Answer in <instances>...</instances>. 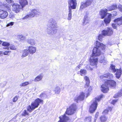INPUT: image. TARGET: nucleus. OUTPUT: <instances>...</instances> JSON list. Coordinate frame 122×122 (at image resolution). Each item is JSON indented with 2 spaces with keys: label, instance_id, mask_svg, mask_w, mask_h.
Here are the masks:
<instances>
[{
  "label": "nucleus",
  "instance_id": "35",
  "mask_svg": "<svg viewBox=\"0 0 122 122\" xmlns=\"http://www.w3.org/2000/svg\"><path fill=\"white\" fill-rule=\"evenodd\" d=\"M9 48L11 50H16V49L14 45H10L9 47H6V48L8 50H9Z\"/></svg>",
  "mask_w": 122,
  "mask_h": 122
},
{
  "label": "nucleus",
  "instance_id": "38",
  "mask_svg": "<svg viewBox=\"0 0 122 122\" xmlns=\"http://www.w3.org/2000/svg\"><path fill=\"white\" fill-rule=\"evenodd\" d=\"M29 84V83L28 81H26L22 83L20 85L21 86H24Z\"/></svg>",
  "mask_w": 122,
  "mask_h": 122
},
{
  "label": "nucleus",
  "instance_id": "36",
  "mask_svg": "<svg viewBox=\"0 0 122 122\" xmlns=\"http://www.w3.org/2000/svg\"><path fill=\"white\" fill-rule=\"evenodd\" d=\"M110 70H111V71H112L114 72H115L116 71V70L115 69V66L112 65H111L110 67Z\"/></svg>",
  "mask_w": 122,
  "mask_h": 122
},
{
  "label": "nucleus",
  "instance_id": "29",
  "mask_svg": "<svg viewBox=\"0 0 122 122\" xmlns=\"http://www.w3.org/2000/svg\"><path fill=\"white\" fill-rule=\"evenodd\" d=\"M117 6L116 4H113L112 5L110 6L107 8L109 11H111L114 10L117 8Z\"/></svg>",
  "mask_w": 122,
  "mask_h": 122
},
{
  "label": "nucleus",
  "instance_id": "58",
  "mask_svg": "<svg viewBox=\"0 0 122 122\" xmlns=\"http://www.w3.org/2000/svg\"><path fill=\"white\" fill-rule=\"evenodd\" d=\"M3 42L1 41L0 40V44L2 43Z\"/></svg>",
  "mask_w": 122,
  "mask_h": 122
},
{
  "label": "nucleus",
  "instance_id": "2",
  "mask_svg": "<svg viewBox=\"0 0 122 122\" xmlns=\"http://www.w3.org/2000/svg\"><path fill=\"white\" fill-rule=\"evenodd\" d=\"M50 29L48 28L47 30V34L50 36H52L55 34L57 31V29L55 28L58 27L57 25L56 21L54 20H52L50 22Z\"/></svg>",
  "mask_w": 122,
  "mask_h": 122
},
{
  "label": "nucleus",
  "instance_id": "16",
  "mask_svg": "<svg viewBox=\"0 0 122 122\" xmlns=\"http://www.w3.org/2000/svg\"><path fill=\"white\" fill-rule=\"evenodd\" d=\"M95 43L96 47L98 48H99V49H102V50H103L105 49V46L103 44L100 43L97 41H96Z\"/></svg>",
  "mask_w": 122,
  "mask_h": 122
},
{
  "label": "nucleus",
  "instance_id": "46",
  "mask_svg": "<svg viewBox=\"0 0 122 122\" xmlns=\"http://www.w3.org/2000/svg\"><path fill=\"white\" fill-rule=\"evenodd\" d=\"M98 115H99L98 112H97L96 113V115H95V119H94V122H96V121L97 119L98 116Z\"/></svg>",
  "mask_w": 122,
  "mask_h": 122
},
{
  "label": "nucleus",
  "instance_id": "21",
  "mask_svg": "<svg viewBox=\"0 0 122 122\" xmlns=\"http://www.w3.org/2000/svg\"><path fill=\"white\" fill-rule=\"evenodd\" d=\"M114 22L118 25H122V16L115 19L114 20Z\"/></svg>",
  "mask_w": 122,
  "mask_h": 122
},
{
  "label": "nucleus",
  "instance_id": "13",
  "mask_svg": "<svg viewBox=\"0 0 122 122\" xmlns=\"http://www.w3.org/2000/svg\"><path fill=\"white\" fill-rule=\"evenodd\" d=\"M43 101L42 100L39 98H37L32 103L36 108L38 107L40 104H43Z\"/></svg>",
  "mask_w": 122,
  "mask_h": 122
},
{
  "label": "nucleus",
  "instance_id": "11",
  "mask_svg": "<svg viewBox=\"0 0 122 122\" xmlns=\"http://www.w3.org/2000/svg\"><path fill=\"white\" fill-rule=\"evenodd\" d=\"M89 61L91 65L96 66L98 62V58L97 57H95L91 56Z\"/></svg>",
  "mask_w": 122,
  "mask_h": 122
},
{
  "label": "nucleus",
  "instance_id": "30",
  "mask_svg": "<svg viewBox=\"0 0 122 122\" xmlns=\"http://www.w3.org/2000/svg\"><path fill=\"white\" fill-rule=\"evenodd\" d=\"M43 77V76L42 75H39L36 77L34 81L36 82L39 81L42 79Z\"/></svg>",
  "mask_w": 122,
  "mask_h": 122
},
{
  "label": "nucleus",
  "instance_id": "20",
  "mask_svg": "<svg viewBox=\"0 0 122 122\" xmlns=\"http://www.w3.org/2000/svg\"><path fill=\"white\" fill-rule=\"evenodd\" d=\"M0 6L2 7H4L7 10H9L10 9V6L6 3H3L2 2H0Z\"/></svg>",
  "mask_w": 122,
  "mask_h": 122
},
{
  "label": "nucleus",
  "instance_id": "6",
  "mask_svg": "<svg viewBox=\"0 0 122 122\" xmlns=\"http://www.w3.org/2000/svg\"><path fill=\"white\" fill-rule=\"evenodd\" d=\"M76 109V105L75 104H73L69 108L67 109L66 113L69 115L72 114L75 112Z\"/></svg>",
  "mask_w": 122,
  "mask_h": 122
},
{
  "label": "nucleus",
  "instance_id": "51",
  "mask_svg": "<svg viewBox=\"0 0 122 122\" xmlns=\"http://www.w3.org/2000/svg\"><path fill=\"white\" fill-rule=\"evenodd\" d=\"M117 102V100H113L112 101V104H114Z\"/></svg>",
  "mask_w": 122,
  "mask_h": 122
},
{
  "label": "nucleus",
  "instance_id": "15",
  "mask_svg": "<svg viewBox=\"0 0 122 122\" xmlns=\"http://www.w3.org/2000/svg\"><path fill=\"white\" fill-rule=\"evenodd\" d=\"M8 15V13L6 11L0 10V18L4 19L6 18Z\"/></svg>",
  "mask_w": 122,
  "mask_h": 122
},
{
  "label": "nucleus",
  "instance_id": "60",
  "mask_svg": "<svg viewBox=\"0 0 122 122\" xmlns=\"http://www.w3.org/2000/svg\"><path fill=\"white\" fill-rule=\"evenodd\" d=\"M114 12H115V13H116V12H115V11H114Z\"/></svg>",
  "mask_w": 122,
  "mask_h": 122
},
{
  "label": "nucleus",
  "instance_id": "49",
  "mask_svg": "<svg viewBox=\"0 0 122 122\" xmlns=\"http://www.w3.org/2000/svg\"><path fill=\"white\" fill-rule=\"evenodd\" d=\"M108 112V109H106L103 112H102V114H107Z\"/></svg>",
  "mask_w": 122,
  "mask_h": 122
},
{
  "label": "nucleus",
  "instance_id": "23",
  "mask_svg": "<svg viewBox=\"0 0 122 122\" xmlns=\"http://www.w3.org/2000/svg\"><path fill=\"white\" fill-rule=\"evenodd\" d=\"M19 2L22 8L28 4L27 0H19Z\"/></svg>",
  "mask_w": 122,
  "mask_h": 122
},
{
  "label": "nucleus",
  "instance_id": "19",
  "mask_svg": "<svg viewBox=\"0 0 122 122\" xmlns=\"http://www.w3.org/2000/svg\"><path fill=\"white\" fill-rule=\"evenodd\" d=\"M29 53L33 54L35 53L36 51V48L31 46H29L28 48Z\"/></svg>",
  "mask_w": 122,
  "mask_h": 122
},
{
  "label": "nucleus",
  "instance_id": "56",
  "mask_svg": "<svg viewBox=\"0 0 122 122\" xmlns=\"http://www.w3.org/2000/svg\"><path fill=\"white\" fill-rule=\"evenodd\" d=\"M108 109L110 111H111L112 110V108L111 107L108 108Z\"/></svg>",
  "mask_w": 122,
  "mask_h": 122
},
{
  "label": "nucleus",
  "instance_id": "54",
  "mask_svg": "<svg viewBox=\"0 0 122 122\" xmlns=\"http://www.w3.org/2000/svg\"><path fill=\"white\" fill-rule=\"evenodd\" d=\"M8 3H10V2H12V0H5Z\"/></svg>",
  "mask_w": 122,
  "mask_h": 122
},
{
  "label": "nucleus",
  "instance_id": "47",
  "mask_svg": "<svg viewBox=\"0 0 122 122\" xmlns=\"http://www.w3.org/2000/svg\"><path fill=\"white\" fill-rule=\"evenodd\" d=\"M118 8L120 11L122 12V6L121 5H119L118 6Z\"/></svg>",
  "mask_w": 122,
  "mask_h": 122
},
{
  "label": "nucleus",
  "instance_id": "42",
  "mask_svg": "<svg viewBox=\"0 0 122 122\" xmlns=\"http://www.w3.org/2000/svg\"><path fill=\"white\" fill-rule=\"evenodd\" d=\"M91 117H89L86 118L85 120L86 122H91Z\"/></svg>",
  "mask_w": 122,
  "mask_h": 122
},
{
  "label": "nucleus",
  "instance_id": "1",
  "mask_svg": "<svg viewBox=\"0 0 122 122\" xmlns=\"http://www.w3.org/2000/svg\"><path fill=\"white\" fill-rule=\"evenodd\" d=\"M113 77L112 75L109 73H106L100 76V79L102 80L105 81L104 84L101 86V90L104 93H106L109 90V86L112 87H115L116 85V82L114 81L111 80H107L106 78L111 79Z\"/></svg>",
  "mask_w": 122,
  "mask_h": 122
},
{
  "label": "nucleus",
  "instance_id": "39",
  "mask_svg": "<svg viewBox=\"0 0 122 122\" xmlns=\"http://www.w3.org/2000/svg\"><path fill=\"white\" fill-rule=\"evenodd\" d=\"M28 115L29 113L27 112L26 110H24L22 114V116H25L27 115Z\"/></svg>",
  "mask_w": 122,
  "mask_h": 122
},
{
  "label": "nucleus",
  "instance_id": "4",
  "mask_svg": "<svg viewBox=\"0 0 122 122\" xmlns=\"http://www.w3.org/2000/svg\"><path fill=\"white\" fill-rule=\"evenodd\" d=\"M69 13L67 19L70 20L72 18L71 9H75L77 5L76 0H69L68 1Z\"/></svg>",
  "mask_w": 122,
  "mask_h": 122
},
{
  "label": "nucleus",
  "instance_id": "52",
  "mask_svg": "<svg viewBox=\"0 0 122 122\" xmlns=\"http://www.w3.org/2000/svg\"><path fill=\"white\" fill-rule=\"evenodd\" d=\"M112 27L114 29H116L117 27L116 25L115 24H112Z\"/></svg>",
  "mask_w": 122,
  "mask_h": 122
},
{
  "label": "nucleus",
  "instance_id": "45",
  "mask_svg": "<svg viewBox=\"0 0 122 122\" xmlns=\"http://www.w3.org/2000/svg\"><path fill=\"white\" fill-rule=\"evenodd\" d=\"M11 52V51H6L4 52L3 53L5 55H9L10 53Z\"/></svg>",
  "mask_w": 122,
  "mask_h": 122
},
{
  "label": "nucleus",
  "instance_id": "55",
  "mask_svg": "<svg viewBox=\"0 0 122 122\" xmlns=\"http://www.w3.org/2000/svg\"><path fill=\"white\" fill-rule=\"evenodd\" d=\"M80 65H79L78 66H77L76 67V68H79L80 67Z\"/></svg>",
  "mask_w": 122,
  "mask_h": 122
},
{
  "label": "nucleus",
  "instance_id": "31",
  "mask_svg": "<svg viewBox=\"0 0 122 122\" xmlns=\"http://www.w3.org/2000/svg\"><path fill=\"white\" fill-rule=\"evenodd\" d=\"M29 53L28 49L24 50L23 51L22 56L25 57L28 55Z\"/></svg>",
  "mask_w": 122,
  "mask_h": 122
},
{
  "label": "nucleus",
  "instance_id": "44",
  "mask_svg": "<svg viewBox=\"0 0 122 122\" xmlns=\"http://www.w3.org/2000/svg\"><path fill=\"white\" fill-rule=\"evenodd\" d=\"M18 97L17 96H16L13 99V101L14 102H16L18 100Z\"/></svg>",
  "mask_w": 122,
  "mask_h": 122
},
{
  "label": "nucleus",
  "instance_id": "22",
  "mask_svg": "<svg viewBox=\"0 0 122 122\" xmlns=\"http://www.w3.org/2000/svg\"><path fill=\"white\" fill-rule=\"evenodd\" d=\"M90 18H89L87 15H85L84 19V22L83 24L84 25H85L87 23H89L90 21Z\"/></svg>",
  "mask_w": 122,
  "mask_h": 122
},
{
  "label": "nucleus",
  "instance_id": "17",
  "mask_svg": "<svg viewBox=\"0 0 122 122\" xmlns=\"http://www.w3.org/2000/svg\"><path fill=\"white\" fill-rule=\"evenodd\" d=\"M107 17L105 18L104 21L106 25L109 24L111 20L112 15L109 13H107Z\"/></svg>",
  "mask_w": 122,
  "mask_h": 122
},
{
  "label": "nucleus",
  "instance_id": "27",
  "mask_svg": "<svg viewBox=\"0 0 122 122\" xmlns=\"http://www.w3.org/2000/svg\"><path fill=\"white\" fill-rule=\"evenodd\" d=\"M84 79L86 82V84L85 86V87H86V86H87L89 85L90 83L89 78L87 76H85L84 77Z\"/></svg>",
  "mask_w": 122,
  "mask_h": 122
},
{
  "label": "nucleus",
  "instance_id": "32",
  "mask_svg": "<svg viewBox=\"0 0 122 122\" xmlns=\"http://www.w3.org/2000/svg\"><path fill=\"white\" fill-rule=\"evenodd\" d=\"M100 119L101 122H105L107 121V118L104 115H103L101 116Z\"/></svg>",
  "mask_w": 122,
  "mask_h": 122
},
{
  "label": "nucleus",
  "instance_id": "5",
  "mask_svg": "<svg viewBox=\"0 0 122 122\" xmlns=\"http://www.w3.org/2000/svg\"><path fill=\"white\" fill-rule=\"evenodd\" d=\"M41 14L40 12L37 9H33L31 10L29 14L27 15L22 18V19H27L29 17L38 16Z\"/></svg>",
  "mask_w": 122,
  "mask_h": 122
},
{
  "label": "nucleus",
  "instance_id": "57",
  "mask_svg": "<svg viewBox=\"0 0 122 122\" xmlns=\"http://www.w3.org/2000/svg\"><path fill=\"white\" fill-rule=\"evenodd\" d=\"M89 69L91 70H93V69L92 68H91V67H89Z\"/></svg>",
  "mask_w": 122,
  "mask_h": 122
},
{
  "label": "nucleus",
  "instance_id": "8",
  "mask_svg": "<svg viewBox=\"0 0 122 122\" xmlns=\"http://www.w3.org/2000/svg\"><path fill=\"white\" fill-rule=\"evenodd\" d=\"M92 2V0H87L86 2H82L80 8V10H82L84 8H85L90 5Z\"/></svg>",
  "mask_w": 122,
  "mask_h": 122
},
{
  "label": "nucleus",
  "instance_id": "9",
  "mask_svg": "<svg viewBox=\"0 0 122 122\" xmlns=\"http://www.w3.org/2000/svg\"><path fill=\"white\" fill-rule=\"evenodd\" d=\"M101 53V52L100 50V49L97 47H94L93 48L92 56L97 57V56H99Z\"/></svg>",
  "mask_w": 122,
  "mask_h": 122
},
{
  "label": "nucleus",
  "instance_id": "48",
  "mask_svg": "<svg viewBox=\"0 0 122 122\" xmlns=\"http://www.w3.org/2000/svg\"><path fill=\"white\" fill-rule=\"evenodd\" d=\"M102 35L100 34L98 36V39L100 41H101L102 40V38L103 37Z\"/></svg>",
  "mask_w": 122,
  "mask_h": 122
},
{
  "label": "nucleus",
  "instance_id": "34",
  "mask_svg": "<svg viewBox=\"0 0 122 122\" xmlns=\"http://www.w3.org/2000/svg\"><path fill=\"white\" fill-rule=\"evenodd\" d=\"M86 70L81 69L80 71V73L81 76H83L86 74Z\"/></svg>",
  "mask_w": 122,
  "mask_h": 122
},
{
  "label": "nucleus",
  "instance_id": "12",
  "mask_svg": "<svg viewBox=\"0 0 122 122\" xmlns=\"http://www.w3.org/2000/svg\"><path fill=\"white\" fill-rule=\"evenodd\" d=\"M84 93L83 92H82L80 93L78 96L76 97L75 98L74 100L76 102H78V101H82L84 100Z\"/></svg>",
  "mask_w": 122,
  "mask_h": 122
},
{
  "label": "nucleus",
  "instance_id": "26",
  "mask_svg": "<svg viewBox=\"0 0 122 122\" xmlns=\"http://www.w3.org/2000/svg\"><path fill=\"white\" fill-rule=\"evenodd\" d=\"M35 108L32 103H31V106L29 105L27 107V110L30 112H31L32 110L34 109Z\"/></svg>",
  "mask_w": 122,
  "mask_h": 122
},
{
  "label": "nucleus",
  "instance_id": "43",
  "mask_svg": "<svg viewBox=\"0 0 122 122\" xmlns=\"http://www.w3.org/2000/svg\"><path fill=\"white\" fill-rule=\"evenodd\" d=\"M122 95V89H121V90H120L117 96V97L115 95L114 96V97L115 98H116L118 96L120 97Z\"/></svg>",
  "mask_w": 122,
  "mask_h": 122
},
{
  "label": "nucleus",
  "instance_id": "24",
  "mask_svg": "<svg viewBox=\"0 0 122 122\" xmlns=\"http://www.w3.org/2000/svg\"><path fill=\"white\" fill-rule=\"evenodd\" d=\"M122 74V71L121 68L118 69H117V72L115 74L116 77L117 78H119Z\"/></svg>",
  "mask_w": 122,
  "mask_h": 122
},
{
  "label": "nucleus",
  "instance_id": "14",
  "mask_svg": "<svg viewBox=\"0 0 122 122\" xmlns=\"http://www.w3.org/2000/svg\"><path fill=\"white\" fill-rule=\"evenodd\" d=\"M107 10L106 9H103L101 10L99 12V15L102 19L104 18L106 15H108V13H107Z\"/></svg>",
  "mask_w": 122,
  "mask_h": 122
},
{
  "label": "nucleus",
  "instance_id": "18",
  "mask_svg": "<svg viewBox=\"0 0 122 122\" xmlns=\"http://www.w3.org/2000/svg\"><path fill=\"white\" fill-rule=\"evenodd\" d=\"M59 118L60 120L58 122H66L69 119L68 117L66 116L65 114H64V115L61 116Z\"/></svg>",
  "mask_w": 122,
  "mask_h": 122
},
{
  "label": "nucleus",
  "instance_id": "50",
  "mask_svg": "<svg viewBox=\"0 0 122 122\" xmlns=\"http://www.w3.org/2000/svg\"><path fill=\"white\" fill-rule=\"evenodd\" d=\"M14 22H11L10 23H9L7 25V26H12L14 24Z\"/></svg>",
  "mask_w": 122,
  "mask_h": 122
},
{
  "label": "nucleus",
  "instance_id": "25",
  "mask_svg": "<svg viewBox=\"0 0 122 122\" xmlns=\"http://www.w3.org/2000/svg\"><path fill=\"white\" fill-rule=\"evenodd\" d=\"M99 61L101 63H102L104 65L106 64L107 62L106 58L104 56L101 57L99 60Z\"/></svg>",
  "mask_w": 122,
  "mask_h": 122
},
{
  "label": "nucleus",
  "instance_id": "33",
  "mask_svg": "<svg viewBox=\"0 0 122 122\" xmlns=\"http://www.w3.org/2000/svg\"><path fill=\"white\" fill-rule=\"evenodd\" d=\"M54 91L56 94H58L60 91V88L58 86H56L55 87Z\"/></svg>",
  "mask_w": 122,
  "mask_h": 122
},
{
  "label": "nucleus",
  "instance_id": "7",
  "mask_svg": "<svg viewBox=\"0 0 122 122\" xmlns=\"http://www.w3.org/2000/svg\"><path fill=\"white\" fill-rule=\"evenodd\" d=\"M102 35L104 36H110L113 34V31L112 28H107L106 30H102Z\"/></svg>",
  "mask_w": 122,
  "mask_h": 122
},
{
  "label": "nucleus",
  "instance_id": "53",
  "mask_svg": "<svg viewBox=\"0 0 122 122\" xmlns=\"http://www.w3.org/2000/svg\"><path fill=\"white\" fill-rule=\"evenodd\" d=\"M44 93H41L40 96V97H42L44 96Z\"/></svg>",
  "mask_w": 122,
  "mask_h": 122
},
{
  "label": "nucleus",
  "instance_id": "40",
  "mask_svg": "<svg viewBox=\"0 0 122 122\" xmlns=\"http://www.w3.org/2000/svg\"><path fill=\"white\" fill-rule=\"evenodd\" d=\"M3 42L2 45L3 46H8L10 45V44L9 43L5 42Z\"/></svg>",
  "mask_w": 122,
  "mask_h": 122
},
{
  "label": "nucleus",
  "instance_id": "10",
  "mask_svg": "<svg viewBox=\"0 0 122 122\" xmlns=\"http://www.w3.org/2000/svg\"><path fill=\"white\" fill-rule=\"evenodd\" d=\"M12 9L13 11L17 13L21 10V6L17 3H14L12 5Z\"/></svg>",
  "mask_w": 122,
  "mask_h": 122
},
{
  "label": "nucleus",
  "instance_id": "41",
  "mask_svg": "<svg viewBox=\"0 0 122 122\" xmlns=\"http://www.w3.org/2000/svg\"><path fill=\"white\" fill-rule=\"evenodd\" d=\"M86 86V87H85V88H86L88 92H90L92 90V88L91 86H89V85H88L87 86Z\"/></svg>",
  "mask_w": 122,
  "mask_h": 122
},
{
  "label": "nucleus",
  "instance_id": "59",
  "mask_svg": "<svg viewBox=\"0 0 122 122\" xmlns=\"http://www.w3.org/2000/svg\"><path fill=\"white\" fill-rule=\"evenodd\" d=\"M2 53V52H0V54H1Z\"/></svg>",
  "mask_w": 122,
  "mask_h": 122
},
{
  "label": "nucleus",
  "instance_id": "28",
  "mask_svg": "<svg viewBox=\"0 0 122 122\" xmlns=\"http://www.w3.org/2000/svg\"><path fill=\"white\" fill-rule=\"evenodd\" d=\"M27 42L30 45L32 46L34 45L36 42L33 39H30L27 40Z\"/></svg>",
  "mask_w": 122,
  "mask_h": 122
},
{
  "label": "nucleus",
  "instance_id": "3",
  "mask_svg": "<svg viewBox=\"0 0 122 122\" xmlns=\"http://www.w3.org/2000/svg\"><path fill=\"white\" fill-rule=\"evenodd\" d=\"M103 97V95H102L93 100V102L90 106L89 109L90 112L93 113L95 111L97 107L98 102H99Z\"/></svg>",
  "mask_w": 122,
  "mask_h": 122
},
{
  "label": "nucleus",
  "instance_id": "37",
  "mask_svg": "<svg viewBox=\"0 0 122 122\" xmlns=\"http://www.w3.org/2000/svg\"><path fill=\"white\" fill-rule=\"evenodd\" d=\"M18 38H20L21 40H24L25 39V36L21 35H19L17 36Z\"/></svg>",
  "mask_w": 122,
  "mask_h": 122
}]
</instances>
